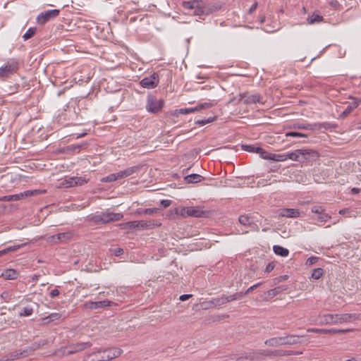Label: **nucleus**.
Instances as JSON below:
<instances>
[{
    "label": "nucleus",
    "mask_w": 361,
    "mask_h": 361,
    "mask_svg": "<svg viewBox=\"0 0 361 361\" xmlns=\"http://www.w3.org/2000/svg\"><path fill=\"white\" fill-rule=\"evenodd\" d=\"M122 353L123 350L117 348L97 350L87 355L83 361H109L119 357Z\"/></svg>",
    "instance_id": "obj_1"
},
{
    "label": "nucleus",
    "mask_w": 361,
    "mask_h": 361,
    "mask_svg": "<svg viewBox=\"0 0 361 361\" xmlns=\"http://www.w3.org/2000/svg\"><path fill=\"white\" fill-rule=\"evenodd\" d=\"M357 319L355 314H327L320 317L321 324H336L338 323L350 322Z\"/></svg>",
    "instance_id": "obj_2"
},
{
    "label": "nucleus",
    "mask_w": 361,
    "mask_h": 361,
    "mask_svg": "<svg viewBox=\"0 0 361 361\" xmlns=\"http://www.w3.org/2000/svg\"><path fill=\"white\" fill-rule=\"evenodd\" d=\"M141 167L140 166H133L131 167L126 168V169L118 171L117 173H114L108 175L106 177H104L101 179L102 182H113L119 179H122L126 177H128L133 173L139 171Z\"/></svg>",
    "instance_id": "obj_3"
},
{
    "label": "nucleus",
    "mask_w": 361,
    "mask_h": 361,
    "mask_svg": "<svg viewBox=\"0 0 361 361\" xmlns=\"http://www.w3.org/2000/svg\"><path fill=\"white\" fill-rule=\"evenodd\" d=\"M205 5V0H192L183 2V7L189 10H194L193 13L195 16L208 15L209 11L206 9Z\"/></svg>",
    "instance_id": "obj_4"
},
{
    "label": "nucleus",
    "mask_w": 361,
    "mask_h": 361,
    "mask_svg": "<svg viewBox=\"0 0 361 361\" xmlns=\"http://www.w3.org/2000/svg\"><path fill=\"white\" fill-rule=\"evenodd\" d=\"M123 214L121 213L105 212L94 216V220L97 222H102L106 224L111 221H119L123 218Z\"/></svg>",
    "instance_id": "obj_5"
},
{
    "label": "nucleus",
    "mask_w": 361,
    "mask_h": 361,
    "mask_svg": "<svg viewBox=\"0 0 361 361\" xmlns=\"http://www.w3.org/2000/svg\"><path fill=\"white\" fill-rule=\"evenodd\" d=\"M39 194V190H27L23 192H20L19 194L6 195L0 197V202L7 201V202H13V201H18L21 199Z\"/></svg>",
    "instance_id": "obj_6"
},
{
    "label": "nucleus",
    "mask_w": 361,
    "mask_h": 361,
    "mask_svg": "<svg viewBox=\"0 0 361 361\" xmlns=\"http://www.w3.org/2000/svg\"><path fill=\"white\" fill-rule=\"evenodd\" d=\"M18 68V63L16 62H8L4 66L0 68V79L6 80L11 75L15 73Z\"/></svg>",
    "instance_id": "obj_7"
},
{
    "label": "nucleus",
    "mask_w": 361,
    "mask_h": 361,
    "mask_svg": "<svg viewBox=\"0 0 361 361\" xmlns=\"http://www.w3.org/2000/svg\"><path fill=\"white\" fill-rule=\"evenodd\" d=\"M60 13V10L59 9H53V10H49L45 12L41 13L37 17V22L39 24H44L47 22H48L50 20H52L55 18H56Z\"/></svg>",
    "instance_id": "obj_8"
},
{
    "label": "nucleus",
    "mask_w": 361,
    "mask_h": 361,
    "mask_svg": "<svg viewBox=\"0 0 361 361\" xmlns=\"http://www.w3.org/2000/svg\"><path fill=\"white\" fill-rule=\"evenodd\" d=\"M163 105V101L157 99L155 97L149 96L147 99L146 109L149 112L157 113L162 109Z\"/></svg>",
    "instance_id": "obj_9"
},
{
    "label": "nucleus",
    "mask_w": 361,
    "mask_h": 361,
    "mask_svg": "<svg viewBox=\"0 0 361 361\" xmlns=\"http://www.w3.org/2000/svg\"><path fill=\"white\" fill-rule=\"evenodd\" d=\"M140 83L142 87L153 89L156 87L159 83V75L157 73H153L148 77L144 78L140 80Z\"/></svg>",
    "instance_id": "obj_10"
},
{
    "label": "nucleus",
    "mask_w": 361,
    "mask_h": 361,
    "mask_svg": "<svg viewBox=\"0 0 361 361\" xmlns=\"http://www.w3.org/2000/svg\"><path fill=\"white\" fill-rule=\"evenodd\" d=\"M278 353H279V350H259L257 352H252V353H249V355H247L246 357L250 360H259L261 356L278 357L279 355L276 354Z\"/></svg>",
    "instance_id": "obj_11"
},
{
    "label": "nucleus",
    "mask_w": 361,
    "mask_h": 361,
    "mask_svg": "<svg viewBox=\"0 0 361 361\" xmlns=\"http://www.w3.org/2000/svg\"><path fill=\"white\" fill-rule=\"evenodd\" d=\"M120 226L123 229H145L148 228L149 225L145 221H132L121 224Z\"/></svg>",
    "instance_id": "obj_12"
},
{
    "label": "nucleus",
    "mask_w": 361,
    "mask_h": 361,
    "mask_svg": "<svg viewBox=\"0 0 361 361\" xmlns=\"http://www.w3.org/2000/svg\"><path fill=\"white\" fill-rule=\"evenodd\" d=\"M92 343L90 342L78 343L75 344H71L66 348L68 349L66 355H73L76 353L80 352L86 348H90Z\"/></svg>",
    "instance_id": "obj_13"
},
{
    "label": "nucleus",
    "mask_w": 361,
    "mask_h": 361,
    "mask_svg": "<svg viewBox=\"0 0 361 361\" xmlns=\"http://www.w3.org/2000/svg\"><path fill=\"white\" fill-rule=\"evenodd\" d=\"M37 347L28 348L23 350H16L12 353H10L7 355V360H15L19 359L20 357H24L30 355L32 351H34Z\"/></svg>",
    "instance_id": "obj_14"
},
{
    "label": "nucleus",
    "mask_w": 361,
    "mask_h": 361,
    "mask_svg": "<svg viewBox=\"0 0 361 361\" xmlns=\"http://www.w3.org/2000/svg\"><path fill=\"white\" fill-rule=\"evenodd\" d=\"M86 183L87 180L85 178L73 176L65 179L62 182V185L66 188H71L77 185H82Z\"/></svg>",
    "instance_id": "obj_15"
},
{
    "label": "nucleus",
    "mask_w": 361,
    "mask_h": 361,
    "mask_svg": "<svg viewBox=\"0 0 361 361\" xmlns=\"http://www.w3.org/2000/svg\"><path fill=\"white\" fill-rule=\"evenodd\" d=\"M302 162H304L305 161H316L319 157V154L317 151L313 150V149H302Z\"/></svg>",
    "instance_id": "obj_16"
},
{
    "label": "nucleus",
    "mask_w": 361,
    "mask_h": 361,
    "mask_svg": "<svg viewBox=\"0 0 361 361\" xmlns=\"http://www.w3.org/2000/svg\"><path fill=\"white\" fill-rule=\"evenodd\" d=\"M301 337H302V336H300L295 334H288L285 336H281L282 345H291L301 343V341L300 339Z\"/></svg>",
    "instance_id": "obj_17"
},
{
    "label": "nucleus",
    "mask_w": 361,
    "mask_h": 361,
    "mask_svg": "<svg viewBox=\"0 0 361 361\" xmlns=\"http://www.w3.org/2000/svg\"><path fill=\"white\" fill-rule=\"evenodd\" d=\"M263 159L275 161H284L287 160L286 154H271L267 152L266 154H264Z\"/></svg>",
    "instance_id": "obj_18"
},
{
    "label": "nucleus",
    "mask_w": 361,
    "mask_h": 361,
    "mask_svg": "<svg viewBox=\"0 0 361 361\" xmlns=\"http://www.w3.org/2000/svg\"><path fill=\"white\" fill-rule=\"evenodd\" d=\"M354 99V105H348L346 109L340 114L339 118H343L348 116L353 109L357 108L361 103V99H357L356 98L350 97Z\"/></svg>",
    "instance_id": "obj_19"
},
{
    "label": "nucleus",
    "mask_w": 361,
    "mask_h": 361,
    "mask_svg": "<svg viewBox=\"0 0 361 361\" xmlns=\"http://www.w3.org/2000/svg\"><path fill=\"white\" fill-rule=\"evenodd\" d=\"M188 216L202 217L204 216L205 212L197 207H187Z\"/></svg>",
    "instance_id": "obj_20"
},
{
    "label": "nucleus",
    "mask_w": 361,
    "mask_h": 361,
    "mask_svg": "<svg viewBox=\"0 0 361 361\" xmlns=\"http://www.w3.org/2000/svg\"><path fill=\"white\" fill-rule=\"evenodd\" d=\"M240 224L254 228L256 225L254 224L253 218L248 215H240L238 218Z\"/></svg>",
    "instance_id": "obj_21"
},
{
    "label": "nucleus",
    "mask_w": 361,
    "mask_h": 361,
    "mask_svg": "<svg viewBox=\"0 0 361 361\" xmlns=\"http://www.w3.org/2000/svg\"><path fill=\"white\" fill-rule=\"evenodd\" d=\"M241 98L245 97V99L244 100V103L250 104H257V103H262V97L259 94H252L246 97L245 94H240Z\"/></svg>",
    "instance_id": "obj_22"
},
{
    "label": "nucleus",
    "mask_w": 361,
    "mask_h": 361,
    "mask_svg": "<svg viewBox=\"0 0 361 361\" xmlns=\"http://www.w3.org/2000/svg\"><path fill=\"white\" fill-rule=\"evenodd\" d=\"M280 214L285 217L295 218L299 216L300 212L295 209H281Z\"/></svg>",
    "instance_id": "obj_23"
},
{
    "label": "nucleus",
    "mask_w": 361,
    "mask_h": 361,
    "mask_svg": "<svg viewBox=\"0 0 361 361\" xmlns=\"http://www.w3.org/2000/svg\"><path fill=\"white\" fill-rule=\"evenodd\" d=\"M18 272L16 270L12 269L5 270L1 274L2 277L6 280L16 279L18 278Z\"/></svg>",
    "instance_id": "obj_24"
},
{
    "label": "nucleus",
    "mask_w": 361,
    "mask_h": 361,
    "mask_svg": "<svg viewBox=\"0 0 361 361\" xmlns=\"http://www.w3.org/2000/svg\"><path fill=\"white\" fill-rule=\"evenodd\" d=\"M302 149H296L293 152L287 153L286 157H287V159H291V160L302 162Z\"/></svg>",
    "instance_id": "obj_25"
},
{
    "label": "nucleus",
    "mask_w": 361,
    "mask_h": 361,
    "mask_svg": "<svg viewBox=\"0 0 361 361\" xmlns=\"http://www.w3.org/2000/svg\"><path fill=\"white\" fill-rule=\"evenodd\" d=\"M243 148L246 151L259 154L262 158H263L264 154H266V151L259 147H254L252 145H243Z\"/></svg>",
    "instance_id": "obj_26"
},
{
    "label": "nucleus",
    "mask_w": 361,
    "mask_h": 361,
    "mask_svg": "<svg viewBox=\"0 0 361 361\" xmlns=\"http://www.w3.org/2000/svg\"><path fill=\"white\" fill-rule=\"evenodd\" d=\"M264 344L270 347H278L282 345L281 336L273 337L264 341Z\"/></svg>",
    "instance_id": "obj_27"
},
{
    "label": "nucleus",
    "mask_w": 361,
    "mask_h": 361,
    "mask_svg": "<svg viewBox=\"0 0 361 361\" xmlns=\"http://www.w3.org/2000/svg\"><path fill=\"white\" fill-rule=\"evenodd\" d=\"M273 250L276 255H280L281 257H287L289 254V251L288 249L283 247L280 245H274Z\"/></svg>",
    "instance_id": "obj_28"
},
{
    "label": "nucleus",
    "mask_w": 361,
    "mask_h": 361,
    "mask_svg": "<svg viewBox=\"0 0 361 361\" xmlns=\"http://www.w3.org/2000/svg\"><path fill=\"white\" fill-rule=\"evenodd\" d=\"M202 179H203V177L202 176L199 175V174H197V173L190 174V175H188V176L185 177V180L188 183H199Z\"/></svg>",
    "instance_id": "obj_29"
},
{
    "label": "nucleus",
    "mask_w": 361,
    "mask_h": 361,
    "mask_svg": "<svg viewBox=\"0 0 361 361\" xmlns=\"http://www.w3.org/2000/svg\"><path fill=\"white\" fill-rule=\"evenodd\" d=\"M72 237L71 232H65L57 234L56 235L52 236L54 239L56 238L58 241L63 242L70 239Z\"/></svg>",
    "instance_id": "obj_30"
},
{
    "label": "nucleus",
    "mask_w": 361,
    "mask_h": 361,
    "mask_svg": "<svg viewBox=\"0 0 361 361\" xmlns=\"http://www.w3.org/2000/svg\"><path fill=\"white\" fill-rule=\"evenodd\" d=\"M205 4L206 9L209 11L208 15L212 13L213 12L219 11L221 8V6L219 5L209 3L207 0H205Z\"/></svg>",
    "instance_id": "obj_31"
},
{
    "label": "nucleus",
    "mask_w": 361,
    "mask_h": 361,
    "mask_svg": "<svg viewBox=\"0 0 361 361\" xmlns=\"http://www.w3.org/2000/svg\"><path fill=\"white\" fill-rule=\"evenodd\" d=\"M323 20V17L317 13H314L312 16L308 17L307 21L309 24H314L316 23H320Z\"/></svg>",
    "instance_id": "obj_32"
},
{
    "label": "nucleus",
    "mask_w": 361,
    "mask_h": 361,
    "mask_svg": "<svg viewBox=\"0 0 361 361\" xmlns=\"http://www.w3.org/2000/svg\"><path fill=\"white\" fill-rule=\"evenodd\" d=\"M213 103L212 102H204L197 104L195 107L192 108L194 109V113L196 111H200L202 109H209L213 106Z\"/></svg>",
    "instance_id": "obj_33"
},
{
    "label": "nucleus",
    "mask_w": 361,
    "mask_h": 361,
    "mask_svg": "<svg viewBox=\"0 0 361 361\" xmlns=\"http://www.w3.org/2000/svg\"><path fill=\"white\" fill-rule=\"evenodd\" d=\"M33 308L30 306L25 307L22 309V310L19 312L18 316L20 317H28L30 316L33 313Z\"/></svg>",
    "instance_id": "obj_34"
},
{
    "label": "nucleus",
    "mask_w": 361,
    "mask_h": 361,
    "mask_svg": "<svg viewBox=\"0 0 361 361\" xmlns=\"http://www.w3.org/2000/svg\"><path fill=\"white\" fill-rule=\"evenodd\" d=\"M317 124H314V126L312 124H300V123H295L294 124V128L297 129H305V130H313L314 128V126H316Z\"/></svg>",
    "instance_id": "obj_35"
},
{
    "label": "nucleus",
    "mask_w": 361,
    "mask_h": 361,
    "mask_svg": "<svg viewBox=\"0 0 361 361\" xmlns=\"http://www.w3.org/2000/svg\"><path fill=\"white\" fill-rule=\"evenodd\" d=\"M324 274L323 269L321 268L314 269L312 273V278L314 279H319Z\"/></svg>",
    "instance_id": "obj_36"
},
{
    "label": "nucleus",
    "mask_w": 361,
    "mask_h": 361,
    "mask_svg": "<svg viewBox=\"0 0 361 361\" xmlns=\"http://www.w3.org/2000/svg\"><path fill=\"white\" fill-rule=\"evenodd\" d=\"M158 209L157 208H147V209H145L143 210H141V211H138L137 212V214H147V215H153L154 214L157 213L158 212Z\"/></svg>",
    "instance_id": "obj_37"
},
{
    "label": "nucleus",
    "mask_w": 361,
    "mask_h": 361,
    "mask_svg": "<svg viewBox=\"0 0 361 361\" xmlns=\"http://www.w3.org/2000/svg\"><path fill=\"white\" fill-rule=\"evenodd\" d=\"M22 245H14L8 247L0 251V257L8 253L9 252L16 251L18 250Z\"/></svg>",
    "instance_id": "obj_38"
},
{
    "label": "nucleus",
    "mask_w": 361,
    "mask_h": 361,
    "mask_svg": "<svg viewBox=\"0 0 361 361\" xmlns=\"http://www.w3.org/2000/svg\"><path fill=\"white\" fill-rule=\"evenodd\" d=\"M350 329H326V334H344L348 331H350Z\"/></svg>",
    "instance_id": "obj_39"
},
{
    "label": "nucleus",
    "mask_w": 361,
    "mask_h": 361,
    "mask_svg": "<svg viewBox=\"0 0 361 361\" xmlns=\"http://www.w3.org/2000/svg\"><path fill=\"white\" fill-rule=\"evenodd\" d=\"M228 302V295H223L221 298L214 299V302L215 305H223Z\"/></svg>",
    "instance_id": "obj_40"
},
{
    "label": "nucleus",
    "mask_w": 361,
    "mask_h": 361,
    "mask_svg": "<svg viewBox=\"0 0 361 361\" xmlns=\"http://www.w3.org/2000/svg\"><path fill=\"white\" fill-rule=\"evenodd\" d=\"M35 32H36V28L30 27L24 34V35L23 36V38L24 39V40H27V39L31 38L32 37H33L35 35Z\"/></svg>",
    "instance_id": "obj_41"
},
{
    "label": "nucleus",
    "mask_w": 361,
    "mask_h": 361,
    "mask_svg": "<svg viewBox=\"0 0 361 361\" xmlns=\"http://www.w3.org/2000/svg\"><path fill=\"white\" fill-rule=\"evenodd\" d=\"M176 214L182 216V217H187L188 216V210L187 207H178L176 209Z\"/></svg>",
    "instance_id": "obj_42"
},
{
    "label": "nucleus",
    "mask_w": 361,
    "mask_h": 361,
    "mask_svg": "<svg viewBox=\"0 0 361 361\" xmlns=\"http://www.w3.org/2000/svg\"><path fill=\"white\" fill-rule=\"evenodd\" d=\"M286 137H307V135L306 134L298 132H288L286 133Z\"/></svg>",
    "instance_id": "obj_43"
},
{
    "label": "nucleus",
    "mask_w": 361,
    "mask_h": 361,
    "mask_svg": "<svg viewBox=\"0 0 361 361\" xmlns=\"http://www.w3.org/2000/svg\"><path fill=\"white\" fill-rule=\"evenodd\" d=\"M215 119H216V117H209L207 119L197 120L195 121V123H197L200 126H204L205 124L213 122Z\"/></svg>",
    "instance_id": "obj_44"
},
{
    "label": "nucleus",
    "mask_w": 361,
    "mask_h": 361,
    "mask_svg": "<svg viewBox=\"0 0 361 361\" xmlns=\"http://www.w3.org/2000/svg\"><path fill=\"white\" fill-rule=\"evenodd\" d=\"M190 113H194V109L192 108L180 109L176 110L175 115L178 116V114H187Z\"/></svg>",
    "instance_id": "obj_45"
},
{
    "label": "nucleus",
    "mask_w": 361,
    "mask_h": 361,
    "mask_svg": "<svg viewBox=\"0 0 361 361\" xmlns=\"http://www.w3.org/2000/svg\"><path fill=\"white\" fill-rule=\"evenodd\" d=\"M112 302L109 300H102V301H97V307L98 308H103L104 307H108L111 305Z\"/></svg>",
    "instance_id": "obj_46"
},
{
    "label": "nucleus",
    "mask_w": 361,
    "mask_h": 361,
    "mask_svg": "<svg viewBox=\"0 0 361 361\" xmlns=\"http://www.w3.org/2000/svg\"><path fill=\"white\" fill-rule=\"evenodd\" d=\"M279 356H288V355H294L295 351L293 350H279V353H277Z\"/></svg>",
    "instance_id": "obj_47"
},
{
    "label": "nucleus",
    "mask_w": 361,
    "mask_h": 361,
    "mask_svg": "<svg viewBox=\"0 0 361 361\" xmlns=\"http://www.w3.org/2000/svg\"><path fill=\"white\" fill-rule=\"evenodd\" d=\"M312 212L317 214H322L325 209L322 206H314L312 207Z\"/></svg>",
    "instance_id": "obj_48"
},
{
    "label": "nucleus",
    "mask_w": 361,
    "mask_h": 361,
    "mask_svg": "<svg viewBox=\"0 0 361 361\" xmlns=\"http://www.w3.org/2000/svg\"><path fill=\"white\" fill-rule=\"evenodd\" d=\"M243 296V293H242V292H240V293H235V294H233V295H228V301H229V302H231V301H233V300H235L240 299V298H241Z\"/></svg>",
    "instance_id": "obj_49"
},
{
    "label": "nucleus",
    "mask_w": 361,
    "mask_h": 361,
    "mask_svg": "<svg viewBox=\"0 0 361 361\" xmlns=\"http://www.w3.org/2000/svg\"><path fill=\"white\" fill-rule=\"evenodd\" d=\"M307 332L311 333H317V334H326V329H316V328H310L307 329Z\"/></svg>",
    "instance_id": "obj_50"
},
{
    "label": "nucleus",
    "mask_w": 361,
    "mask_h": 361,
    "mask_svg": "<svg viewBox=\"0 0 361 361\" xmlns=\"http://www.w3.org/2000/svg\"><path fill=\"white\" fill-rule=\"evenodd\" d=\"M84 307L88 309H97L96 302L87 301L84 304Z\"/></svg>",
    "instance_id": "obj_51"
},
{
    "label": "nucleus",
    "mask_w": 361,
    "mask_h": 361,
    "mask_svg": "<svg viewBox=\"0 0 361 361\" xmlns=\"http://www.w3.org/2000/svg\"><path fill=\"white\" fill-rule=\"evenodd\" d=\"M330 218V216L323 212L322 214H319L317 220L321 222H325L327 221Z\"/></svg>",
    "instance_id": "obj_52"
},
{
    "label": "nucleus",
    "mask_w": 361,
    "mask_h": 361,
    "mask_svg": "<svg viewBox=\"0 0 361 361\" xmlns=\"http://www.w3.org/2000/svg\"><path fill=\"white\" fill-rule=\"evenodd\" d=\"M261 285V283H256L252 286H250L249 288H247L246 290V291L245 293H243V295H247L248 293H250L251 291H252L253 290H255L256 288H257L259 286Z\"/></svg>",
    "instance_id": "obj_53"
},
{
    "label": "nucleus",
    "mask_w": 361,
    "mask_h": 361,
    "mask_svg": "<svg viewBox=\"0 0 361 361\" xmlns=\"http://www.w3.org/2000/svg\"><path fill=\"white\" fill-rule=\"evenodd\" d=\"M274 268V264L272 263V262H270L269 263L265 269H264V272L265 273H269L270 271H271Z\"/></svg>",
    "instance_id": "obj_54"
},
{
    "label": "nucleus",
    "mask_w": 361,
    "mask_h": 361,
    "mask_svg": "<svg viewBox=\"0 0 361 361\" xmlns=\"http://www.w3.org/2000/svg\"><path fill=\"white\" fill-rule=\"evenodd\" d=\"M171 201L169 200H163L160 202L161 205L163 206L164 208H166L171 205Z\"/></svg>",
    "instance_id": "obj_55"
},
{
    "label": "nucleus",
    "mask_w": 361,
    "mask_h": 361,
    "mask_svg": "<svg viewBox=\"0 0 361 361\" xmlns=\"http://www.w3.org/2000/svg\"><path fill=\"white\" fill-rule=\"evenodd\" d=\"M49 318L51 319V322L57 320L60 318V314L59 313H52L49 315Z\"/></svg>",
    "instance_id": "obj_56"
},
{
    "label": "nucleus",
    "mask_w": 361,
    "mask_h": 361,
    "mask_svg": "<svg viewBox=\"0 0 361 361\" xmlns=\"http://www.w3.org/2000/svg\"><path fill=\"white\" fill-rule=\"evenodd\" d=\"M113 253L116 256H120L123 253V250L122 248H116L113 250Z\"/></svg>",
    "instance_id": "obj_57"
},
{
    "label": "nucleus",
    "mask_w": 361,
    "mask_h": 361,
    "mask_svg": "<svg viewBox=\"0 0 361 361\" xmlns=\"http://www.w3.org/2000/svg\"><path fill=\"white\" fill-rule=\"evenodd\" d=\"M287 279H288L287 275H283V276H280L276 278L275 281H276V283H279V282L286 280Z\"/></svg>",
    "instance_id": "obj_58"
},
{
    "label": "nucleus",
    "mask_w": 361,
    "mask_h": 361,
    "mask_svg": "<svg viewBox=\"0 0 361 361\" xmlns=\"http://www.w3.org/2000/svg\"><path fill=\"white\" fill-rule=\"evenodd\" d=\"M80 147H81V145H73L69 147L70 149L73 150V151H77V152L80 151Z\"/></svg>",
    "instance_id": "obj_59"
},
{
    "label": "nucleus",
    "mask_w": 361,
    "mask_h": 361,
    "mask_svg": "<svg viewBox=\"0 0 361 361\" xmlns=\"http://www.w3.org/2000/svg\"><path fill=\"white\" fill-rule=\"evenodd\" d=\"M191 297H192V295H190V294H184V295H180L179 299L181 301H185V300L189 299Z\"/></svg>",
    "instance_id": "obj_60"
},
{
    "label": "nucleus",
    "mask_w": 361,
    "mask_h": 361,
    "mask_svg": "<svg viewBox=\"0 0 361 361\" xmlns=\"http://www.w3.org/2000/svg\"><path fill=\"white\" fill-rule=\"evenodd\" d=\"M59 294V290L58 289H54L50 292L51 298H54Z\"/></svg>",
    "instance_id": "obj_61"
},
{
    "label": "nucleus",
    "mask_w": 361,
    "mask_h": 361,
    "mask_svg": "<svg viewBox=\"0 0 361 361\" xmlns=\"http://www.w3.org/2000/svg\"><path fill=\"white\" fill-rule=\"evenodd\" d=\"M42 321L43 324H48L51 322V319L49 318V316L42 318Z\"/></svg>",
    "instance_id": "obj_62"
},
{
    "label": "nucleus",
    "mask_w": 361,
    "mask_h": 361,
    "mask_svg": "<svg viewBox=\"0 0 361 361\" xmlns=\"http://www.w3.org/2000/svg\"><path fill=\"white\" fill-rule=\"evenodd\" d=\"M257 7V2H255V3L254 4H252V5L251 6V7L250 8V9H249V13H252L254 11H255V10H256Z\"/></svg>",
    "instance_id": "obj_63"
},
{
    "label": "nucleus",
    "mask_w": 361,
    "mask_h": 361,
    "mask_svg": "<svg viewBox=\"0 0 361 361\" xmlns=\"http://www.w3.org/2000/svg\"><path fill=\"white\" fill-rule=\"evenodd\" d=\"M317 257H311L307 259V262H309L310 264H313L314 263H315Z\"/></svg>",
    "instance_id": "obj_64"
}]
</instances>
